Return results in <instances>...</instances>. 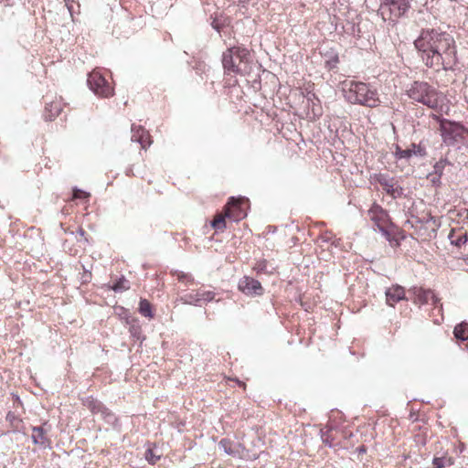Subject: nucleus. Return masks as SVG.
Instances as JSON below:
<instances>
[{"label": "nucleus", "mask_w": 468, "mask_h": 468, "mask_svg": "<svg viewBox=\"0 0 468 468\" xmlns=\"http://www.w3.org/2000/svg\"><path fill=\"white\" fill-rule=\"evenodd\" d=\"M414 45L423 63L436 71L452 69L457 62L453 37L441 28L422 29Z\"/></svg>", "instance_id": "nucleus-1"}, {"label": "nucleus", "mask_w": 468, "mask_h": 468, "mask_svg": "<svg viewBox=\"0 0 468 468\" xmlns=\"http://www.w3.org/2000/svg\"><path fill=\"white\" fill-rule=\"evenodd\" d=\"M343 92L346 101L352 104L376 108L381 103L377 89L368 83L355 80L346 82Z\"/></svg>", "instance_id": "nucleus-2"}, {"label": "nucleus", "mask_w": 468, "mask_h": 468, "mask_svg": "<svg viewBox=\"0 0 468 468\" xmlns=\"http://www.w3.org/2000/svg\"><path fill=\"white\" fill-rule=\"evenodd\" d=\"M407 93L412 101L422 103L431 109L437 108L440 102V93L434 87L424 81H414Z\"/></svg>", "instance_id": "nucleus-3"}, {"label": "nucleus", "mask_w": 468, "mask_h": 468, "mask_svg": "<svg viewBox=\"0 0 468 468\" xmlns=\"http://www.w3.org/2000/svg\"><path fill=\"white\" fill-rule=\"evenodd\" d=\"M440 131L443 143L449 146L464 142L465 127L459 122L442 119L440 122Z\"/></svg>", "instance_id": "nucleus-4"}, {"label": "nucleus", "mask_w": 468, "mask_h": 468, "mask_svg": "<svg viewBox=\"0 0 468 468\" xmlns=\"http://www.w3.org/2000/svg\"><path fill=\"white\" fill-rule=\"evenodd\" d=\"M249 55V50L243 47H232L228 48L222 56V64L225 70L240 73L241 69L237 60H239V63L247 62Z\"/></svg>", "instance_id": "nucleus-5"}, {"label": "nucleus", "mask_w": 468, "mask_h": 468, "mask_svg": "<svg viewBox=\"0 0 468 468\" xmlns=\"http://www.w3.org/2000/svg\"><path fill=\"white\" fill-rule=\"evenodd\" d=\"M410 6L409 0H382L379 10L384 19H392L404 15Z\"/></svg>", "instance_id": "nucleus-6"}, {"label": "nucleus", "mask_w": 468, "mask_h": 468, "mask_svg": "<svg viewBox=\"0 0 468 468\" xmlns=\"http://www.w3.org/2000/svg\"><path fill=\"white\" fill-rule=\"evenodd\" d=\"M87 83L89 88L99 96L109 97L112 95V88L99 71L90 73L88 75Z\"/></svg>", "instance_id": "nucleus-7"}, {"label": "nucleus", "mask_w": 468, "mask_h": 468, "mask_svg": "<svg viewBox=\"0 0 468 468\" xmlns=\"http://www.w3.org/2000/svg\"><path fill=\"white\" fill-rule=\"evenodd\" d=\"M216 293L212 291H205L198 289L184 293L180 296L179 301L185 304L200 306L204 303L211 302L215 299Z\"/></svg>", "instance_id": "nucleus-8"}, {"label": "nucleus", "mask_w": 468, "mask_h": 468, "mask_svg": "<svg viewBox=\"0 0 468 468\" xmlns=\"http://www.w3.org/2000/svg\"><path fill=\"white\" fill-rule=\"evenodd\" d=\"M84 405L93 413L101 415V417L109 424L116 426L117 418L109 409H107L101 401L90 397L84 401Z\"/></svg>", "instance_id": "nucleus-9"}, {"label": "nucleus", "mask_w": 468, "mask_h": 468, "mask_svg": "<svg viewBox=\"0 0 468 468\" xmlns=\"http://www.w3.org/2000/svg\"><path fill=\"white\" fill-rule=\"evenodd\" d=\"M368 215L383 236H385L387 239H389L390 234L387 229L388 220V213L380 206L374 204L368 210Z\"/></svg>", "instance_id": "nucleus-10"}, {"label": "nucleus", "mask_w": 468, "mask_h": 468, "mask_svg": "<svg viewBox=\"0 0 468 468\" xmlns=\"http://www.w3.org/2000/svg\"><path fill=\"white\" fill-rule=\"evenodd\" d=\"M239 289L249 296H260L264 292L261 282L254 278L244 276L239 282Z\"/></svg>", "instance_id": "nucleus-11"}, {"label": "nucleus", "mask_w": 468, "mask_h": 468, "mask_svg": "<svg viewBox=\"0 0 468 468\" xmlns=\"http://www.w3.org/2000/svg\"><path fill=\"white\" fill-rule=\"evenodd\" d=\"M243 201L235 197H230L226 204V216L233 221H239L246 217V212L242 207Z\"/></svg>", "instance_id": "nucleus-12"}, {"label": "nucleus", "mask_w": 468, "mask_h": 468, "mask_svg": "<svg viewBox=\"0 0 468 468\" xmlns=\"http://www.w3.org/2000/svg\"><path fill=\"white\" fill-rule=\"evenodd\" d=\"M376 180L382 186L386 193L390 195L393 198H398L402 196L403 188L395 186L394 178L384 174H378L376 176Z\"/></svg>", "instance_id": "nucleus-13"}, {"label": "nucleus", "mask_w": 468, "mask_h": 468, "mask_svg": "<svg viewBox=\"0 0 468 468\" xmlns=\"http://www.w3.org/2000/svg\"><path fill=\"white\" fill-rule=\"evenodd\" d=\"M410 292L414 295V302L420 304L428 303L430 301H431L435 306L439 303V299L431 290L413 287L410 290Z\"/></svg>", "instance_id": "nucleus-14"}, {"label": "nucleus", "mask_w": 468, "mask_h": 468, "mask_svg": "<svg viewBox=\"0 0 468 468\" xmlns=\"http://www.w3.org/2000/svg\"><path fill=\"white\" fill-rule=\"evenodd\" d=\"M420 156L423 157L426 155V149L421 144H412L410 148L408 149H400L399 147H397V150L395 152V156L397 159H409L411 156Z\"/></svg>", "instance_id": "nucleus-15"}, {"label": "nucleus", "mask_w": 468, "mask_h": 468, "mask_svg": "<svg viewBox=\"0 0 468 468\" xmlns=\"http://www.w3.org/2000/svg\"><path fill=\"white\" fill-rule=\"evenodd\" d=\"M386 301L390 306L405 299V290L399 285H393L386 291Z\"/></svg>", "instance_id": "nucleus-16"}, {"label": "nucleus", "mask_w": 468, "mask_h": 468, "mask_svg": "<svg viewBox=\"0 0 468 468\" xmlns=\"http://www.w3.org/2000/svg\"><path fill=\"white\" fill-rule=\"evenodd\" d=\"M62 107H63V104H62L61 99H56V100L50 101L49 103H47L46 107H45V114H44L45 119L47 121L53 120L55 117H57L61 112Z\"/></svg>", "instance_id": "nucleus-17"}, {"label": "nucleus", "mask_w": 468, "mask_h": 468, "mask_svg": "<svg viewBox=\"0 0 468 468\" xmlns=\"http://www.w3.org/2000/svg\"><path fill=\"white\" fill-rule=\"evenodd\" d=\"M323 58H324V67L328 70H332V69H335L337 67V64L339 63L338 54L336 52H335L334 50L326 51L323 55Z\"/></svg>", "instance_id": "nucleus-18"}, {"label": "nucleus", "mask_w": 468, "mask_h": 468, "mask_svg": "<svg viewBox=\"0 0 468 468\" xmlns=\"http://www.w3.org/2000/svg\"><path fill=\"white\" fill-rule=\"evenodd\" d=\"M132 137L131 140L133 142H136L139 144H144V136L149 137V133L145 131L142 126H137L135 124H132L131 127Z\"/></svg>", "instance_id": "nucleus-19"}, {"label": "nucleus", "mask_w": 468, "mask_h": 468, "mask_svg": "<svg viewBox=\"0 0 468 468\" xmlns=\"http://www.w3.org/2000/svg\"><path fill=\"white\" fill-rule=\"evenodd\" d=\"M454 336L462 341H465L468 339V323L462 322L457 324L453 330Z\"/></svg>", "instance_id": "nucleus-20"}, {"label": "nucleus", "mask_w": 468, "mask_h": 468, "mask_svg": "<svg viewBox=\"0 0 468 468\" xmlns=\"http://www.w3.org/2000/svg\"><path fill=\"white\" fill-rule=\"evenodd\" d=\"M32 440L35 444L45 445L47 438L45 437V431L42 427H33L32 429Z\"/></svg>", "instance_id": "nucleus-21"}, {"label": "nucleus", "mask_w": 468, "mask_h": 468, "mask_svg": "<svg viewBox=\"0 0 468 468\" xmlns=\"http://www.w3.org/2000/svg\"><path fill=\"white\" fill-rule=\"evenodd\" d=\"M452 464H453V461L451 457H446V456L434 457L432 460V468L450 467Z\"/></svg>", "instance_id": "nucleus-22"}, {"label": "nucleus", "mask_w": 468, "mask_h": 468, "mask_svg": "<svg viewBox=\"0 0 468 468\" xmlns=\"http://www.w3.org/2000/svg\"><path fill=\"white\" fill-rule=\"evenodd\" d=\"M226 218H228V217L226 216V207H224V213L217 215L215 217V218L213 219V221L211 222V226L216 230L225 229H226V221H225Z\"/></svg>", "instance_id": "nucleus-23"}, {"label": "nucleus", "mask_w": 468, "mask_h": 468, "mask_svg": "<svg viewBox=\"0 0 468 468\" xmlns=\"http://www.w3.org/2000/svg\"><path fill=\"white\" fill-rule=\"evenodd\" d=\"M139 313L148 318H153L151 303L146 299H141L139 303Z\"/></svg>", "instance_id": "nucleus-24"}, {"label": "nucleus", "mask_w": 468, "mask_h": 468, "mask_svg": "<svg viewBox=\"0 0 468 468\" xmlns=\"http://www.w3.org/2000/svg\"><path fill=\"white\" fill-rule=\"evenodd\" d=\"M111 288L117 292L127 291L130 288V282L123 276L117 280Z\"/></svg>", "instance_id": "nucleus-25"}, {"label": "nucleus", "mask_w": 468, "mask_h": 468, "mask_svg": "<svg viewBox=\"0 0 468 468\" xmlns=\"http://www.w3.org/2000/svg\"><path fill=\"white\" fill-rule=\"evenodd\" d=\"M254 270L257 271V273H272L274 268L271 267L269 268L268 261L266 260H261L256 262L254 266Z\"/></svg>", "instance_id": "nucleus-26"}, {"label": "nucleus", "mask_w": 468, "mask_h": 468, "mask_svg": "<svg viewBox=\"0 0 468 468\" xmlns=\"http://www.w3.org/2000/svg\"><path fill=\"white\" fill-rule=\"evenodd\" d=\"M449 165V162L447 159H441L440 161L436 162L433 165V172L439 176H441L443 175V171L445 166Z\"/></svg>", "instance_id": "nucleus-27"}, {"label": "nucleus", "mask_w": 468, "mask_h": 468, "mask_svg": "<svg viewBox=\"0 0 468 468\" xmlns=\"http://www.w3.org/2000/svg\"><path fill=\"white\" fill-rule=\"evenodd\" d=\"M218 447L229 455H233L235 453L234 450L231 447V442L226 439H222L219 441Z\"/></svg>", "instance_id": "nucleus-28"}, {"label": "nucleus", "mask_w": 468, "mask_h": 468, "mask_svg": "<svg viewBox=\"0 0 468 468\" xmlns=\"http://www.w3.org/2000/svg\"><path fill=\"white\" fill-rule=\"evenodd\" d=\"M177 280L186 284H193L195 280L191 274L185 273L183 271H176Z\"/></svg>", "instance_id": "nucleus-29"}, {"label": "nucleus", "mask_w": 468, "mask_h": 468, "mask_svg": "<svg viewBox=\"0 0 468 468\" xmlns=\"http://www.w3.org/2000/svg\"><path fill=\"white\" fill-rule=\"evenodd\" d=\"M145 459L149 463L154 464L160 459V456L156 455L152 449H148L145 452Z\"/></svg>", "instance_id": "nucleus-30"}, {"label": "nucleus", "mask_w": 468, "mask_h": 468, "mask_svg": "<svg viewBox=\"0 0 468 468\" xmlns=\"http://www.w3.org/2000/svg\"><path fill=\"white\" fill-rule=\"evenodd\" d=\"M90 197V194L83 191V190H80V189H78V188H75L73 190V198L75 199H78V198H88Z\"/></svg>", "instance_id": "nucleus-31"}, {"label": "nucleus", "mask_w": 468, "mask_h": 468, "mask_svg": "<svg viewBox=\"0 0 468 468\" xmlns=\"http://www.w3.org/2000/svg\"><path fill=\"white\" fill-rule=\"evenodd\" d=\"M441 176H437L434 173H430L429 176H428V178L430 179L431 183L433 186H440L441 185Z\"/></svg>", "instance_id": "nucleus-32"}, {"label": "nucleus", "mask_w": 468, "mask_h": 468, "mask_svg": "<svg viewBox=\"0 0 468 468\" xmlns=\"http://www.w3.org/2000/svg\"><path fill=\"white\" fill-rule=\"evenodd\" d=\"M466 241H467V236H466V234H463V235L459 236L457 239L452 240V243L458 247H461Z\"/></svg>", "instance_id": "nucleus-33"}, {"label": "nucleus", "mask_w": 468, "mask_h": 468, "mask_svg": "<svg viewBox=\"0 0 468 468\" xmlns=\"http://www.w3.org/2000/svg\"><path fill=\"white\" fill-rule=\"evenodd\" d=\"M144 144H140L142 148L146 149V147L150 146L152 144V141L150 140V136L147 138L146 136H144Z\"/></svg>", "instance_id": "nucleus-34"}, {"label": "nucleus", "mask_w": 468, "mask_h": 468, "mask_svg": "<svg viewBox=\"0 0 468 468\" xmlns=\"http://www.w3.org/2000/svg\"><path fill=\"white\" fill-rule=\"evenodd\" d=\"M323 442L326 445H328L329 447H332V443L331 441H329V439L326 437V438H323Z\"/></svg>", "instance_id": "nucleus-35"}, {"label": "nucleus", "mask_w": 468, "mask_h": 468, "mask_svg": "<svg viewBox=\"0 0 468 468\" xmlns=\"http://www.w3.org/2000/svg\"><path fill=\"white\" fill-rule=\"evenodd\" d=\"M239 386H245L243 382L238 381Z\"/></svg>", "instance_id": "nucleus-36"}, {"label": "nucleus", "mask_w": 468, "mask_h": 468, "mask_svg": "<svg viewBox=\"0 0 468 468\" xmlns=\"http://www.w3.org/2000/svg\"><path fill=\"white\" fill-rule=\"evenodd\" d=\"M465 134H468V128L465 127Z\"/></svg>", "instance_id": "nucleus-37"}]
</instances>
